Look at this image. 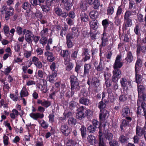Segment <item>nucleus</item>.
Masks as SVG:
<instances>
[{"label": "nucleus", "mask_w": 146, "mask_h": 146, "mask_svg": "<svg viewBox=\"0 0 146 146\" xmlns=\"http://www.w3.org/2000/svg\"><path fill=\"white\" fill-rule=\"evenodd\" d=\"M100 130L101 132H102V130L100 129ZM102 133L103 134L102 135H103V137H104V134ZM104 136H105V137L107 139H108L109 140H110L112 139L113 138V135L112 133L109 132H107L104 134Z\"/></svg>", "instance_id": "34"}, {"label": "nucleus", "mask_w": 146, "mask_h": 146, "mask_svg": "<svg viewBox=\"0 0 146 146\" xmlns=\"http://www.w3.org/2000/svg\"><path fill=\"white\" fill-rule=\"evenodd\" d=\"M107 104V101H105V102H104L102 101L99 103L98 106L100 110H102L106 107Z\"/></svg>", "instance_id": "35"}, {"label": "nucleus", "mask_w": 146, "mask_h": 146, "mask_svg": "<svg viewBox=\"0 0 146 146\" xmlns=\"http://www.w3.org/2000/svg\"><path fill=\"white\" fill-rule=\"evenodd\" d=\"M73 38L74 37L72 33H69L66 36V41H72L73 40Z\"/></svg>", "instance_id": "55"}, {"label": "nucleus", "mask_w": 146, "mask_h": 146, "mask_svg": "<svg viewBox=\"0 0 146 146\" xmlns=\"http://www.w3.org/2000/svg\"><path fill=\"white\" fill-rule=\"evenodd\" d=\"M72 34L74 35V36L78 37L79 35L80 31L78 28L76 27H74L72 29Z\"/></svg>", "instance_id": "26"}, {"label": "nucleus", "mask_w": 146, "mask_h": 146, "mask_svg": "<svg viewBox=\"0 0 146 146\" xmlns=\"http://www.w3.org/2000/svg\"><path fill=\"white\" fill-rule=\"evenodd\" d=\"M9 27L7 25H5L3 28V30L5 35L7 36L10 35V34L9 32Z\"/></svg>", "instance_id": "48"}, {"label": "nucleus", "mask_w": 146, "mask_h": 146, "mask_svg": "<svg viewBox=\"0 0 146 146\" xmlns=\"http://www.w3.org/2000/svg\"><path fill=\"white\" fill-rule=\"evenodd\" d=\"M90 26L91 28L96 29L98 28V23L97 20H94L90 22Z\"/></svg>", "instance_id": "16"}, {"label": "nucleus", "mask_w": 146, "mask_h": 146, "mask_svg": "<svg viewBox=\"0 0 146 146\" xmlns=\"http://www.w3.org/2000/svg\"><path fill=\"white\" fill-rule=\"evenodd\" d=\"M141 101L140 99H138L137 101V115H140L141 114V108L140 107L141 105Z\"/></svg>", "instance_id": "42"}, {"label": "nucleus", "mask_w": 146, "mask_h": 146, "mask_svg": "<svg viewBox=\"0 0 146 146\" xmlns=\"http://www.w3.org/2000/svg\"><path fill=\"white\" fill-rule=\"evenodd\" d=\"M78 104V103L74 101H72L69 103V108L71 109H73Z\"/></svg>", "instance_id": "54"}, {"label": "nucleus", "mask_w": 146, "mask_h": 146, "mask_svg": "<svg viewBox=\"0 0 146 146\" xmlns=\"http://www.w3.org/2000/svg\"><path fill=\"white\" fill-rule=\"evenodd\" d=\"M142 62L140 59H137L135 65V71H139V68L142 66Z\"/></svg>", "instance_id": "29"}, {"label": "nucleus", "mask_w": 146, "mask_h": 146, "mask_svg": "<svg viewBox=\"0 0 146 146\" xmlns=\"http://www.w3.org/2000/svg\"><path fill=\"white\" fill-rule=\"evenodd\" d=\"M123 25L125 28L131 27L132 25V20L131 19H123Z\"/></svg>", "instance_id": "20"}, {"label": "nucleus", "mask_w": 146, "mask_h": 146, "mask_svg": "<svg viewBox=\"0 0 146 146\" xmlns=\"http://www.w3.org/2000/svg\"><path fill=\"white\" fill-rule=\"evenodd\" d=\"M14 11L13 8L12 7L10 6L9 7L8 11H6L5 12L12 16L14 13Z\"/></svg>", "instance_id": "61"}, {"label": "nucleus", "mask_w": 146, "mask_h": 146, "mask_svg": "<svg viewBox=\"0 0 146 146\" xmlns=\"http://www.w3.org/2000/svg\"><path fill=\"white\" fill-rule=\"evenodd\" d=\"M80 130L81 131L82 137L83 138L85 137L86 131V127L84 125H82L81 126V128H80Z\"/></svg>", "instance_id": "39"}, {"label": "nucleus", "mask_w": 146, "mask_h": 146, "mask_svg": "<svg viewBox=\"0 0 146 146\" xmlns=\"http://www.w3.org/2000/svg\"><path fill=\"white\" fill-rule=\"evenodd\" d=\"M82 142L77 139L75 138L74 140H69L67 143V146H82Z\"/></svg>", "instance_id": "3"}, {"label": "nucleus", "mask_w": 146, "mask_h": 146, "mask_svg": "<svg viewBox=\"0 0 146 146\" xmlns=\"http://www.w3.org/2000/svg\"><path fill=\"white\" fill-rule=\"evenodd\" d=\"M48 29L47 28H44L40 33V35L41 37H45L48 34Z\"/></svg>", "instance_id": "43"}, {"label": "nucleus", "mask_w": 146, "mask_h": 146, "mask_svg": "<svg viewBox=\"0 0 146 146\" xmlns=\"http://www.w3.org/2000/svg\"><path fill=\"white\" fill-rule=\"evenodd\" d=\"M33 50L31 51H28L25 50L24 51L23 55L25 58H28L30 57L32 55Z\"/></svg>", "instance_id": "36"}, {"label": "nucleus", "mask_w": 146, "mask_h": 146, "mask_svg": "<svg viewBox=\"0 0 146 146\" xmlns=\"http://www.w3.org/2000/svg\"><path fill=\"white\" fill-rule=\"evenodd\" d=\"M54 11L56 14L58 16H60L62 14V9L58 7L55 8Z\"/></svg>", "instance_id": "51"}, {"label": "nucleus", "mask_w": 146, "mask_h": 146, "mask_svg": "<svg viewBox=\"0 0 146 146\" xmlns=\"http://www.w3.org/2000/svg\"><path fill=\"white\" fill-rule=\"evenodd\" d=\"M102 43L103 45L105 46L108 40V36L106 33H104L102 37Z\"/></svg>", "instance_id": "32"}, {"label": "nucleus", "mask_w": 146, "mask_h": 146, "mask_svg": "<svg viewBox=\"0 0 146 146\" xmlns=\"http://www.w3.org/2000/svg\"><path fill=\"white\" fill-rule=\"evenodd\" d=\"M31 6V5L28 2L26 1L22 4V7L23 9L27 10L29 9Z\"/></svg>", "instance_id": "37"}, {"label": "nucleus", "mask_w": 146, "mask_h": 146, "mask_svg": "<svg viewBox=\"0 0 146 146\" xmlns=\"http://www.w3.org/2000/svg\"><path fill=\"white\" fill-rule=\"evenodd\" d=\"M39 41L41 44L43 45H44L48 42L47 38L46 37H42Z\"/></svg>", "instance_id": "47"}, {"label": "nucleus", "mask_w": 146, "mask_h": 146, "mask_svg": "<svg viewBox=\"0 0 146 146\" xmlns=\"http://www.w3.org/2000/svg\"><path fill=\"white\" fill-rule=\"evenodd\" d=\"M66 21L68 24L70 26L72 25L74 23V20L69 18H66Z\"/></svg>", "instance_id": "59"}, {"label": "nucleus", "mask_w": 146, "mask_h": 146, "mask_svg": "<svg viewBox=\"0 0 146 146\" xmlns=\"http://www.w3.org/2000/svg\"><path fill=\"white\" fill-rule=\"evenodd\" d=\"M109 115V113L105 109L101 110L99 114V118L100 121H103L107 118Z\"/></svg>", "instance_id": "4"}, {"label": "nucleus", "mask_w": 146, "mask_h": 146, "mask_svg": "<svg viewBox=\"0 0 146 146\" xmlns=\"http://www.w3.org/2000/svg\"><path fill=\"white\" fill-rule=\"evenodd\" d=\"M91 84L96 86H97L99 85V81L98 79L95 77L93 78L91 82Z\"/></svg>", "instance_id": "46"}, {"label": "nucleus", "mask_w": 146, "mask_h": 146, "mask_svg": "<svg viewBox=\"0 0 146 146\" xmlns=\"http://www.w3.org/2000/svg\"><path fill=\"white\" fill-rule=\"evenodd\" d=\"M61 3H63L64 8L67 11H69L71 9L72 5L70 0H60Z\"/></svg>", "instance_id": "8"}, {"label": "nucleus", "mask_w": 146, "mask_h": 146, "mask_svg": "<svg viewBox=\"0 0 146 146\" xmlns=\"http://www.w3.org/2000/svg\"><path fill=\"white\" fill-rule=\"evenodd\" d=\"M91 68V66L89 64H85L84 65V75L86 76L89 74V72Z\"/></svg>", "instance_id": "19"}, {"label": "nucleus", "mask_w": 146, "mask_h": 146, "mask_svg": "<svg viewBox=\"0 0 146 146\" xmlns=\"http://www.w3.org/2000/svg\"><path fill=\"white\" fill-rule=\"evenodd\" d=\"M81 21L84 22H86L88 21L89 17L88 15L84 12H82L80 14Z\"/></svg>", "instance_id": "21"}, {"label": "nucleus", "mask_w": 146, "mask_h": 146, "mask_svg": "<svg viewBox=\"0 0 146 146\" xmlns=\"http://www.w3.org/2000/svg\"><path fill=\"white\" fill-rule=\"evenodd\" d=\"M121 57L119 56H117L116 58L115 62L113 66L114 69L120 68L123 65L122 62H121Z\"/></svg>", "instance_id": "7"}, {"label": "nucleus", "mask_w": 146, "mask_h": 146, "mask_svg": "<svg viewBox=\"0 0 146 146\" xmlns=\"http://www.w3.org/2000/svg\"><path fill=\"white\" fill-rule=\"evenodd\" d=\"M37 103L38 104H40L42 106L46 108H48L51 105L50 102L49 101L44 100L38 99L37 100Z\"/></svg>", "instance_id": "11"}, {"label": "nucleus", "mask_w": 146, "mask_h": 146, "mask_svg": "<svg viewBox=\"0 0 146 146\" xmlns=\"http://www.w3.org/2000/svg\"><path fill=\"white\" fill-rule=\"evenodd\" d=\"M19 114L18 111L16 109H14L12 110V113L10 114V117L12 119H14Z\"/></svg>", "instance_id": "33"}, {"label": "nucleus", "mask_w": 146, "mask_h": 146, "mask_svg": "<svg viewBox=\"0 0 146 146\" xmlns=\"http://www.w3.org/2000/svg\"><path fill=\"white\" fill-rule=\"evenodd\" d=\"M15 28L16 29V32L18 35H21L22 34L24 35L26 33L27 31L26 29L23 28L19 26H15Z\"/></svg>", "instance_id": "14"}, {"label": "nucleus", "mask_w": 146, "mask_h": 146, "mask_svg": "<svg viewBox=\"0 0 146 146\" xmlns=\"http://www.w3.org/2000/svg\"><path fill=\"white\" fill-rule=\"evenodd\" d=\"M113 75L115 76V77H117L119 78H120L121 76V71L120 70L117 68L114 69V70L113 71Z\"/></svg>", "instance_id": "28"}, {"label": "nucleus", "mask_w": 146, "mask_h": 146, "mask_svg": "<svg viewBox=\"0 0 146 146\" xmlns=\"http://www.w3.org/2000/svg\"><path fill=\"white\" fill-rule=\"evenodd\" d=\"M128 95L126 94H122L119 97V100L120 101L124 102L126 101L127 99Z\"/></svg>", "instance_id": "53"}, {"label": "nucleus", "mask_w": 146, "mask_h": 146, "mask_svg": "<svg viewBox=\"0 0 146 146\" xmlns=\"http://www.w3.org/2000/svg\"><path fill=\"white\" fill-rule=\"evenodd\" d=\"M68 123L69 124L75 125L76 122V120L73 117H70L68 121Z\"/></svg>", "instance_id": "64"}, {"label": "nucleus", "mask_w": 146, "mask_h": 146, "mask_svg": "<svg viewBox=\"0 0 146 146\" xmlns=\"http://www.w3.org/2000/svg\"><path fill=\"white\" fill-rule=\"evenodd\" d=\"M79 102L85 105H88L90 103L89 100L87 98L83 97L81 98L79 100Z\"/></svg>", "instance_id": "25"}, {"label": "nucleus", "mask_w": 146, "mask_h": 146, "mask_svg": "<svg viewBox=\"0 0 146 146\" xmlns=\"http://www.w3.org/2000/svg\"><path fill=\"white\" fill-rule=\"evenodd\" d=\"M80 8L83 11H85L87 10L86 2L84 1L82 2L80 4Z\"/></svg>", "instance_id": "49"}, {"label": "nucleus", "mask_w": 146, "mask_h": 146, "mask_svg": "<svg viewBox=\"0 0 146 146\" xmlns=\"http://www.w3.org/2000/svg\"><path fill=\"white\" fill-rule=\"evenodd\" d=\"M123 11V9L120 6H119L117 9L116 13L115 15L116 17H119V16L121 14Z\"/></svg>", "instance_id": "58"}, {"label": "nucleus", "mask_w": 146, "mask_h": 146, "mask_svg": "<svg viewBox=\"0 0 146 146\" xmlns=\"http://www.w3.org/2000/svg\"><path fill=\"white\" fill-rule=\"evenodd\" d=\"M146 131L143 128H141L139 126H137L136 128V133L139 136H141L144 135L145 139L146 140Z\"/></svg>", "instance_id": "5"}, {"label": "nucleus", "mask_w": 146, "mask_h": 146, "mask_svg": "<svg viewBox=\"0 0 146 146\" xmlns=\"http://www.w3.org/2000/svg\"><path fill=\"white\" fill-rule=\"evenodd\" d=\"M44 55L47 56V59L48 61L52 62L54 60V58L53 54L49 51H46L44 53Z\"/></svg>", "instance_id": "17"}, {"label": "nucleus", "mask_w": 146, "mask_h": 146, "mask_svg": "<svg viewBox=\"0 0 146 146\" xmlns=\"http://www.w3.org/2000/svg\"><path fill=\"white\" fill-rule=\"evenodd\" d=\"M25 35V39L26 41L29 43H30L32 42L31 38L33 37V34L32 32L29 30H27Z\"/></svg>", "instance_id": "6"}, {"label": "nucleus", "mask_w": 146, "mask_h": 146, "mask_svg": "<svg viewBox=\"0 0 146 146\" xmlns=\"http://www.w3.org/2000/svg\"><path fill=\"white\" fill-rule=\"evenodd\" d=\"M95 137L92 135H89L88 137V141L92 145H93L95 143Z\"/></svg>", "instance_id": "41"}, {"label": "nucleus", "mask_w": 146, "mask_h": 146, "mask_svg": "<svg viewBox=\"0 0 146 146\" xmlns=\"http://www.w3.org/2000/svg\"><path fill=\"white\" fill-rule=\"evenodd\" d=\"M38 88L41 90L43 91L44 93H46L48 91L47 88L46 87L45 85H43L41 84H38Z\"/></svg>", "instance_id": "44"}, {"label": "nucleus", "mask_w": 146, "mask_h": 146, "mask_svg": "<svg viewBox=\"0 0 146 146\" xmlns=\"http://www.w3.org/2000/svg\"><path fill=\"white\" fill-rule=\"evenodd\" d=\"M125 60L127 63H129L133 61V57L131 51H129L127 52V56L125 58Z\"/></svg>", "instance_id": "22"}, {"label": "nucleus", "mask_w": 146, "mask_h": 146, "mask_svg": "<svg viewBox=\"0 0 146 146\" xmlns=\"http://www.w3.org/2000/svg\"><path fill=\"white\" fill-rule=\"evenodd\" d=\"M120 83L123 89H125L126 90L128 89V86L130 84L129 81L125 78H122L120 80Z\"/></svg>", "instance_id": "10"}, {"label": "nucleus", "mask_w": 146, "mask_h": 146, "mask_svg": "<svg viewBox=\"0 0 146 146\" xmlns=\"http://www.w3.org/2000/svg\"><path fill=\"white\" fill-rule=\"evenodd\" d=\"M30 116L33 119L38 121V122L41 126L44 129H46L48 126V124L43 119L39 120L38 119H42L44 117V115L43 113L39 112L35 113H31L29 114Z\"/></svg>", "instance_id": "1"}, {"label": "nucleus", "mask_w": 146, "mask_h": 146, "mask_svg": "<svg viewBox=\"0 0 146 146\" xmlns=\"http://www.w3.org/2000/svg\"><path fill=\"white\" fill-rule=\"evenodd\" d=\"M96 128L92 125L89 126L88 128V130L91 133H93L95 130Z\"/></svg>", "instance_id": "63"}, {"label": "nucleus", "mask_w": 146, "mask_h": 146, "mask_svg": "<svg viewBox=\"0 0 146 146\" xmlns=\"http://www.w3.org/2000/svg\"><path fill=\"white\" fill-rule=\"evenodd\" d=\"M37 74L38 78H42L43 82H46V81L44 80V78L46 76V74L44 71L42 70H38L37 73Z\"/></svg>", "instance_id": "15"}, {"label": "nucleus", "mask_w": 146, "mask_h": 146, "mask_svg": "<svg viewBox=\"0 0 146 146\" xmlns=\"http://www.w3.org/2000/svg\"><path fill=\"white\" fill-rule=\"evenodd\" d=\"M60 131L63 134L66 136H68L70 132V129L67 124H61Z\"/></svg>", "instance_id": "2"}, {"label": "nucleus", "mask_w": 146, "mask_h": 146, "mask_svg": "<svg viewBox=\"0 0 146 146\" xmlns=\"http://www.w3.org/2000/svg\"><path fill=\"white\" fill-rule=\"evenodd\" d=\"M38 1V0H31L30 2L31 5L34 6H36L38 5H39L40 6L41 5V3H40L39 1Z\"/></svg>", "instance_id": "52"}, {"label": "nucleus", "mask_w": 146, "mask_h": 146, "mask_svg": "<svg viewBox=\"0 0 146 146\" xmlns=\"http://www.w3.org/2000/svg\"><path fill=\"white\" fill-rule=\"evenodd\" d=\"M94 65L95 66L96 69L98 71H101L103 70V67L102 66V63L100 61L98 65V63L97 62H95Z\"/></svg>", "instance_id": "24"}, {"label": "nucleus", "mask_w": 146, "mask_h": 146, "mask_svg": "<svg viewBox=\"0 0 146 146\" xmlns=\"http://www.w3.org/2000/svg\"><path fill=\"white\" fill-rule=\"evenodd\" d=\"M66 67V70L67 71H70L73 67V64L72 63H69Z\"/></svg>", "instance_id": "62"}, {"label": "nucleus", "mask_w": 146, "mask_h": 146, "mask_svg": "<svg viewBox=\"0 0 146 146\" xmlns=\"http://www.w3.org/2000/svg\"><path fill=\"white\" fill-rule=\"evenodd\" d=\"M92 124L96 128H98L100 126V123L96 119H94L92 121Z\"/></svg>", "instance_id": "57"}, {"label": "nucleus", "mask_w": 146, "mask_h": 146, "mask_svg": "<svg viewBox=\"0 0 146 146\" xmlns=\"http://www.w3.org/2000/svg\"><path fill=\"white\" fill-rule=\"evenodd\" d=\"M42 4L40 6L42 11L46 13L48 12L50 10L49 7L51 5L50 2L46 1L44 4L42 5Z\"/></svg>", "instance_id": "13"}, {"label": "nucleus", "mask_w": 146, "mask_h": 146, "mask_svg": "<svg viewBox=\"0 0 146 146\" xmlns=\"http://www.w3.org/2000/svg\"><path fill=\"white\" fill-rule=\"evenodd\" d=\"M3 143L5 145H7L9 144V137H8L6 135H4L3 137Z\"/></svg>", "instance_id": "56"}, {"label": "nucleus", "mask_w": 146, "mask_h": 146, "mask_svg": "<svg viewBox=\"0 0 146 146\" xmlns=\"http://www.w3.org/2000/svg\"><path fill=\"white\" fill-rule=\"evenodd\" d=\"M132 15V12L129 10L127 11L125 13L123 19H130L129 17Z\"/></svg>", "instance_id": "45"}, {"label": "nucleus", "mask_w": 146, "mask_h": 146, "mask_svg": "<svg viewBox=\"0 0 146 146\" xmlns=\"http://www.w3.org/2000/svg\"><path fill=\"white\" fill-rule=\"evenodd\" d=\"M86 115V114H84V112H79L77 111V112L76 117L77 118L80 120L82 119L83 118L85 117Z\"/></svg>", "instance_id": "38"}, {"label": "nucleus", "mask_w": 146, "mask_h": 146, "mask_svg": "<svg viewBox=\"0 0 146 146\" xmlns=\"http://www.w3.org/2000/svg\"><path fill=\"white\" fill-rule=\"evenodd\" d=\"M57 76L56 72L54 71L52 74L48 75L47 77V80L51 83L53 82L56 80Z\"/></svg>", "instance_id": "12"}, {"label": "nucleus", "mask_w": 146, "mask_h": 146, "mask_svg": "<svg viewBox=\"0 0 146 146\" xmlns=\"http://www.w3.org/2000/svg\"><path fill=\"white\" fill-rule=\"evenodd\" d=\"M135 71L136 82L137 84H139L141 81V76L139 74V71Z\"/></svg>", "instance_id": "31"}, {"label": "nucleus", "mask_w": 146, "mask_h": 146, "mask_svg": "<svg viewBox=\"0 0 146 146\" xmlns=\"http://www.w3.org/2000/svg\"><path fill=\"white\" fill-rule=\"evenodd\" d=\"M114 23L116 25V26H118L120 25L121 22L119 17L115 16L114 18Z\"/></svg>", "instance_id": "50"}, {"label": "nucleus", "mask_w": 146, "mask_h": 146, "mask_svg": "<svg viewBox=\"0 0 146 146\" xmlns=\"http://www.w3.org/2000/svg\"><path fill=\"white\" fill-rule=\"evenodd\" d=\"M79 84L78 82H76L74 83H71V88L72 90L74 89H76V90H79Z\"/></svg>", "instance_id": "27"}, {"label": "nucleus", "mask_w": 146, "mask_h": 146, "mask_svg": "<svg viewBox=\"0 0 146 146\" xmlns=\"http://www.w3.org/2000/svg\"><path fill=\"white\" fill-rule=\"evenodd\" d=\"M60 55L63 57L66 58L68 57L69 53L68 50H63L61 51L60 54Z\"/></svg>", "instance_id": "40"}, {"label": "nucleus", "mask_w": 146, "mask_h": 146, "mask_svg": "<svg viewBox=\"0 0 146 146\" xmlns=\"http://www.w3.org/2000/svg\"><path fill=\"white\" fill-rule=\"evenodd\" d=\"M115 5V3L114 1L113 3L111 2L110 3L107 10V15H111L113 13Z\"/></svg>", "instance_id": "9"}, {"label": "nucleus", "mask_w": 146, "mask_h": 146, "mask_svg": "<svg viewBox=\"0 0 146 146\" xmlns=\"http://www.w3.org/2000/svg\"><path fill=\"white\" fill-rule=\"evenodd\" d=\"M67 29V28L66 27H63L60 31V35L62 37L63 36V35H64L66 33Z\"/></svg>", "instance_id": "60"}, {"label": "nucleus", "mask_w": 146, "mask_h": 146, "mask_svg": "<svg viewBox=\"0 0 146 146\" xmlns=\"http://www.w3.org/2000/svg\"><path fill=\"white\" fill-rule=\"evenodd\" d=\"M98 13L96 10H92L89 13V15L90 18L92 19L97 18L98 16Z\"/></svg>", "instance_id": "23"}, {"label": "nucleus", "mask_w": 146, "mask_h": 146, "mask_svg": "<svg viewBox=\"0 0 146 146\" xmlns=\"http://www.w3.org/2000/svg\"><path fill=\"white\" fill-rule=\"evenodd\" d=\"M29 94L27 91V89L26 87L23 86L20 93V95L21 97H23L27 96H28Z\"/></svg>", "instance_id": "30"}, {"label": "nucleus", "mask_w": 146, "mask_h": 146, "mask_svg": "<svg viewBox=\"0 0 146 146\" xmlns=\"http://www.w3.org/2000/svg\"><path fill=\"white\" fill-rule=\"evenodd\" d=\"M130 113V110L127 106H125L122 109L121 114L123 117H125L129 115Z\"/></svg>", "instance_id": "18"}]
</instances>
